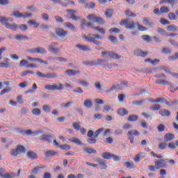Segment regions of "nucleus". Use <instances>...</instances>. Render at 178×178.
<instances>
[{
  "instance_id": "nucleus-16",
  "label": "nucleus",
  "mask_w": 178,
  "mask_h": 178,
  "mask_svg": "<svg viewBox=\"0 0 178 178\" xmlns=\"http://www.w3.org/2000/svg\"><path fill=\"white\" fill-rule=\"evenodd\" d=\"M134 55H136V56H141L142 58H145V56L148 55V52L143 51L141 49H137L134 51Z\"/></svg>"
},
{
  "instance_id": "nucleus-48",
  "label": "nucleus",
  "mask_w": 178,
  "mask_h": 178,
  "mask_svg": "<svg viewBox=\"0 0 178 178\" xmlns=\"http://www.w3.org/2000/svg\"><path fill=\"white\" fill-rule=\"evenodd\" d=\"M60 149H63L64 151H69L71 147L69 145H61L59 146Z\"/></svg>"
},
{
  "instance_id": "nucleus-62",
  "label": "nucleus",
  "mask_w": 178,
  "mask_h": 178,
  "mask_svg": "<svg viewBox=\"0 0 178 178\" xmlns=\"http://www.w3.org/2000/svg\"><path fill=\"white\" fill-rule=\"evenodd\" d=\"M10 153L12 155V156H17V155H19L17 148H16L15 149H12Z\"/></svg>"
},
{
  "instance_id": "nucleus-36",
  "label": "nucleus",
  "mask_w": 178,
  "mask_h": 178,
  "mask_svg": "<svg viewBox=\"0 0 178 178\" xmlns=\"http://www.w3.org/2000/svg\"><path fill=\"white\" fill-rule=\"evenodd\" d=\"M81 123L79 122H75L73 123V128L74 129V130H76V131H80V129L81 128Z\"/></svg>"
},
{
  "instance_id": "nucleus-42",
  "label": "nucleus",
  "mask_w": 178,
  "mask_h": 178,
  "mask_svg": "<svg viewBox=\"0 0 178 178\" xmlns=\"http://www.w3.org/2000/svg\"><path fill=\"white\" fill-rule=\"evenodd\" d=\"M77 83L80 86H83V87H88V86H90V83L84 80H80L77 82Z\"/></svg>"
},
{
  "instance_id": "nucleus-13",
  "label": "nucleus",
  "mask_w": 178,
  "mask_h": 178,
  "mask_svg": "<svg viewBox=\"0 0 178 178\" xmlns=\"http://www.w3.org/2000/svg\"><path fill=\"white\" fill-rule=\"evenodd\" d=\"M26 58L28 60H30L31 62H39V63H44V65H48V62L43 61L42 59L39 58H32L31 56H27Z\"/></svg>"
},
{
  "instance_id": "nucleus-51",
  "label": "nucleus",
  "mask_w": 178,
  "mask_h": 178,
  "mask_svg": "<svg viewBox=\"0 0 178 178\" xmlns=\"http://www.w3.org/2000/svg\"><path fill=\"white\" fill-rule=\"evenodd\" d=\"M73 92H74L75 94H83L84 91L83 90V89H81V88L78 87L73 90Z\"/></svg>"
},
{
  "instance_id": "nucleus-56",
  "label": "nucleus",
  "mask_w": 178,
  "mask_h": 178,
  "mask_svg": "<svg viewBox=\"0 0 178 178\" xmlns=\"http://www.w3.org/2000/svg\"><path fill=\"white\" fill-rule=\"evenodd\" d=\"M120 88V86L116 84L113 85L111 88L108 91V92H112V91H115V90H119Z\"/></svg>"
},
{
  "instance_id": "nucleus-21",
  "label": "nucleus",
  "mask_w": 178,
  "mask_h": 178,
  "mask_svg": "<svg viewBox=\"0 0 178 178\" xmlns=\"http://www.w3.org/2000/svg\"><path fill=\"white\" fill-rule=\"evenodd\" d=\"M123 163L127 169H136V165L133 161H125Z\"/></svg>"
},
{
  "instance_id": "nucleus-29",
  "label": "nucleus",
  "mask_w": 178,
  "mask_h": 178,
  "mask_svg": "<svg viewBox=\"0 0 178 178\" xmlns=\"http://www.w3.org/2000/svg\"><path fill=\"white\" fill-rule=\"evenodd\" d=\"M56 152L52 151V150H48L44 153V155L46 156V158H51V156H55V155H56Z\"/></svg>"
},
{
  "instance_id": "nucleus-17",
  "label": "nucleus",
  "mask_w": 178,
  "mask_h": 178,
  "mask_svg": "<svg viewBox=\"0 0 178 178\" xmlns=\"http://www.w3.org/2000/svg\"><path fill=\"white\" fill-rule=\"evenodd\" d=\"M46 168L47 166H45L44 165H40L39 166L35 167L32 170H31L29 171V173H35V175H37V173H38V172L40 171V169H45Z\"/></svg>"
},
{
  "instance_id": "nucleus-39",
  "label": "nucleus",
  "mask_w": 178,
  "mask_h": 178,
  "mask_svg": "<svg viewBox=\"0 0 178 178\" xmlns=\"http://www.w3.org/2000/svg\"><path fill=\"white\" fill-rule=\"evenodd\" d=\"M29 23L30 26H34L35 29H38V27L40 26V24H38V22L34 19L29 20Z\"/></svg>"
},
{
  "instance_id": "nucleus-5",
  "label": "nucleus",
  "mask_w": 178,
  "mask_h": 178,
  "mask_svg": "<svg viewBox=\"0 0 178 178\" xmlns=\"http://www.w3.org/2000/svg\"><path fill=\"white\" fill-rule=\"evenodd\" d=\"M87 19L90 20V22H92L93 23H97L98 24H104L105 22L102 17H97L94 15L93 14L92 15H88L87 16Z\"/></svg>"
},
{
  "instance_id": "nucleus-35",
  "label": "nucleus",
  "mask_w": 178,
  "mask_h": 178,
  "mask_svg": "<svg viewBox=\"0 0 178 178\" xmlns=\"http://www.w3.org/2000/svg\"><path fill=\"white\" fill-rule=\"evenodd\" d=\"M177 26L172 24L167 26V31H177Z\"/></svg>"
},
{
  "instance_id": "nucleus-23",
  "label": "nucleus",
  "mask_w": 178,
  "mask_h": 178,
  "mask_svg": "<svg viewBox=\"0 0 178 178\" xmlns=\"http://www.w3.org/2000/svg\"><path fill=\"white\" fill-rule=\"evenodd\" d=\"M117 113L119 116H126L129 115V111L125 108H120L118 110Z\"/></svg>"
},
{
  "instance_id": "nucleus-28",
  "label": "nucleus",
  "mask_w": 178,
  "mask_h": 178,
  "mask_svg": "<svg viewBox=\"0 0 178 178\" xmlns=\"http://www.w3.org/2000/svg\"><path fill=\"white\" fill-rule=\"evenodd\" d=\"M159 113L163 117H166V118H169V116H170L171 113L170 111H168V110H163V111H160L159 112Z\"/></svg>"
},
{
  "instance_id": "nucleus-47",
  "label": "nucleus",
  "mask_w": 178,
  "mask_h": 178,
  "mask_svg": "<svg viewBox=\"0 0 178 178\" xmlns=\"http://www.w3.org/2000/svg\"><path fill=\"white\" fill-rule=\"evenodd\" d=\"M169 7L162 6L160 8L161 13H169Z\"/></svg>"
},
{
  "instance_id": "nucleus-2",
  "label": "nucleus",
  "mask_w": 178,
  "mask_h": 178,
  "mask_svg": "<svg viewBox=\"0 0 178 178\" xmlns=\"http://www.w3.org/2000/svg\"><path fill=\"white\" fill-rule=\"evenodd\" d=\"M83 38L86 42H93L95 45H99L101 42L97 40H102L103 38L98 34H89L87 36H84Z\"/></svg>"
},
{
  "instance_id": "nucleus-20",
  "label": "nucleus",
  "mask_w": 178,
  "mask_h": 178,
  "mask_svg": "<svg viewBox=\"0 0 178 178\" xmlns=\"http://www.w3.org/2000/svg\"><path fill=\"white\" fill-rule=\"evenodd\" d=\"M76 48H79L81 51H85L86 52H90V51H91V47L86 45L76 44Z\"/></svg>"
},
{
  "instance_id": "nucleus-40",
  "label": "nucleus",
  "mask_w": 178,
  "mask_h": 178,
  "mask_svg": "<svg viewBox=\"0 0 178 178\" xmlns=\"http://www.w3.org/2000/svg\"><path fill=\"white\" fill-rule=\"evenodd\" d=\"M169 20H177V16L174 13H170L168 15Z\"/></svg>"
},
{
  "instance_id": "nucleus-6",
  "label": "nucleus",
  "mask_w": 178,
  "mask_h": 178,
  "mask_svg": "<svg viewBox=\"0 0 178 178\" xmlns=\"http://www.w3.org/2000/svg\"><path fill=\"white\" fill-rule=\"evenodd\" d=\"M35 76H37L38 77H40L42 79H56V77H58V75H56V74L47 73L44 74V73L40 72L39 71H38L35 73Z\"/></svg>"
},
{
  "instance_id": "nucleus-26",
  "label": "nucleus",
  "mask_w": 178,
  "mask_h": 178,
  "mask_svg": "<svg viewBox=\"0 0 178 178\" xmlns=\"http://www.w3.org/2000/svg\"><path fill=\"white\" fill-rule=\"evenodd\" d=\"M113 154L110 152H104V153H102V156L103 159L109 160V159H112Z\"/></svg>"
},
{
  "instance_id": "nucleus-53",
  "label": "nucleus",
  "mask_w": 178,
  "mask_h": 178,
  "mask_svg": "<svg viewBox=\"0 0 178 178\" xmlns=\"http://www.w3.org/2000/svg\"><path fill=\"white\" fill-rule=\"evenodd\" d=\"M157 130L159 131V133H162V131H165V124H160L157 127Z\"/></svg>"
},
{
  "instance_id": "nucleus-14",
  "label": "nucleus",
  "mask_w": 178,
  "mask_h": 178,
  "mask_svg": "<svg viewBox=\"0 0 178 178\" xmlns=\"http://www.w3.org/2000/svg\"><path fill=\"white\" fill-rule=\"evenodd\" d=\"M95 162H98L99 166H101L102 169H106L108 168V165H106V163H105V161L102 160L101 158H96L95 159Z\"/></svg>"
},
{
  "instance_id": "nucleus-37",
  "label": "nucleus",
  "mask_w": 178,
  "mask_h": 178,
  "mask_svg": "<svg viewBox=\"0 0 178 178\" xmlns=\"http://www.w3.org/2000/svg\"><path fill=\"white\" fill-rule=\"evenodd\" d=\"M73 105V101H70V102L67 103H62L61 104V108H70Z\"/></svg>"
},
{
  "instance_id": "nucleus-64",
  "label": "nucleus",
  "mask_w": 178,
  "mask_h": 178,
  "mask_svg": "<svg viewBox=\"0 0 178 178\" xmlns=\"http://www.w3.org/2000/svg\"><path fill=\"white\" fill-rule=\"evenodd\" d=\"M169 60H176L178 59V52H175L174 56H171L168 58Z\"/></svg>"
},
{
  "instance_id": "nucleus-4",
  "label": "nucleus",
  "mask_w": 178,
  "mask_h": 178,
  "mask_svg": "<svg viewBox=\"0 0 178 178\" xmlns=\"http://www.w3.org/2000/svg\"><path fill=\"white\" fill-rule=\"evenodd\" d=\"M65 88V86L63 84L60 83L58 86L56 84L54 85H50V84H47L44 86V90H48L49 91H62Z\"/></svg>"
},
{
  "instance_id": "nucleus-27",
  "label": "nucleus",
  "mask_w": 178,
  "mask_h": 178,
  "mask_svg": "<svg viewBox=\"0 0 178 178\" xmlns=\"http://www.w3.org/2000/svg\"><path fill=\"white\" fill-rule=\"evenodd\" d=\"M83 150L87 154H97V150L95 149L90 148V147H83Z\"/></svg>"
},
{
  "instance_id": "nucleus-38",
  "label": "nucleus",
  "mask_w": 178,
  "mask_h": 178,
  "mask_svg": "<svg viewBox=\"0 0 178 178\" xmlns=\"http://www.w3.org/2000/svg\"><path fill=\"white\" fill-rule=\"evenodd\" d=\"M145 99L138 100V101H134L132 102L133 105H135L136 106H141L143 104H144V102Z\"/></svg>"
},
{
  "instance_id": "nucleus-7",
  "label": "nucleus",
  "mask_w": 178,
  "mask_h": 178,
  "mask_svg": "<svg viewBox=\"0 0 178 178\" xmlns=\"http://www.w3.org/2000/svg\"><path fill=\"white\" fill-rule=\"evenodd\" d=\"M127 136L131 144H134V137L133 136L138 137V136H140V132L137 130H131L128 131Z\"/></svg>"
},
{
  "instance_id": "nucleus-46",
  "label": "nucleus",
  "mask_w": 178,
  "mask_h": 178,
  "mask_svg": "<svg viewBox=\"0 0 178 178\" xmlns=\"http://www.w3.org/2000/svg\"><path fill=\"white\" fill-rule=\"evenodd\" d=\"M15 177H16V174L15 172L4 174V178H15Z\"/></svg>"
},
{
  "instance_id": "nucleus-61",
  "label": "nucleus",
  "mask_w": 178,
  "mask_h": 178,
  "mask_svg": "<svg viewBox=\"0 0 178 178\" xmlns=\"http://www.w3.org/2000/svg\"><path fill=\"white\" fill-rule=\"evenodd\" d=\"M109 40L111 42H113V44H117L118 43V39H116V37L113 36V35H110L108 37Z\"/></svg>"
},
{
  "instance_id": "nucleus-50",
  "label": "nucleus",
  "mask_w": 178,
  "mask_h": 178,
  "mask_svg": "<svg viewBox=\"0 0 178 178\" xmlns=\"http://www.w3.org/2000/svg\"><path fill=\"white\" fill-rule=\"evenodd\" d=\"M38 54H40V55H45V54H47V50L42 47H38Z\"/></svg>"
},
{
  "instance_id": "nucleus-43",
  "label": "nucleus",
  "mask_w": 178,
  "mask_h": 178,
  "mask_svg": "<svg viewBox=\"0 0 178 178\" xmlns=\"http://www.w3.org/2000/svg\"><path fill=\"white\" fill-rule=\"evenodd\" d=\"M65 26L67 27L68 29H71L72 31H76V27L74 26V25L70 22L65 23Z\"/></svg>"
},
{
  "instance_id": "nucleus-34",
  "label": "nucleus",
  "mask_w": 178,
  "mask_h": 178,
  "mask_svg": "<svg viewBox=\"0 0 178 178\" xmlns=\"http://www.w3.org/2000/svg\"><path fill=\"white\" fill-rule=\"evenodd\" d=\"M127 120L128 122H137L138 120V116L136 115H129Z\"/></svg>"
},
{
  "instance_id": "nucleus-59",
  "label": "nucleus",
  "mask_w": 178,
  "mask_h": 178,
  "mask_svg": "<svg viewBox=\"0 0 178 178\" xmlns=\"http://www.w3.org/2000/svg\"><path fill=\"white\" fill-rule=\"evenodd\" d=\"M33 134V131L28 129L24 131V132H22V136H31Z\"/></svg>"
},
{
  "instance_id": "nucleus-11",
  "label": "nucleus",
  "mask_w": 178,
  "mask_h": 178,
  "mask_svg": "<svg viewBox=\"0 0 178 178\" xmlns=\"http://www.w3.org/2000/svg\"><path fill=\"white\" fill-rule=\"evenodd\" d=\"M52 138H55V136L43 134L39 138V140H40V141H45L49 143L52 141Z\"/></svg>"
},
{
  "instance_id": "nucleus-18",
  "label": "nucleus",
  "mask_w": 178,
  "mask_h": 178,
  "mask_svg": "<svg viewBox=\"0 0 178 178\" xmlns=\"http://www.w3.org/2000/svg\"><path fill=\"white\" fill-rule=\"evenodd\" d=\"M172 140H175V135L173 134L168 133L164 136L165 143H169Z\"/></svg>"
},
{
  "instance_id": "nucleus-63",
  "label": "nucleus",
  "mask_w": 178,
  "mask_h": 178,
  "mask_svg": "<svg viewBox=\"0 0 178 178\" xmlns=\"http://www.w3.org/2000/svg\"><path fill=\"white\" fill-rule=\"evenodd\" d=\"M115 136H120V134H123V130L122 129H118L114 131Z\"/></svg>"
},
{
  "instance_id": "nucleus-41",
  "label": "nucleus",
  "mask_w": 178,
  "mask_h": 178,
  "mask_svg": "<svg viewBox=\"0 0 178 178\" xmlns=\"http://www.w3.org/2000/svg\"><path fill=\"white\" fill-rule=\"evenodd\" d=\"M17 150H18L19 154H24L26 152V148L23 145H18L17 146Z\"/></svg>"
},
{
  "instance_id": "nucleus-54",
  "label": "nucleus",
  "mask_w": 178,
  "mask_h": 178,
  "mask_svg": "<svg viewBox=\"0 0 178 178\" xmlns=\"http://www.w3.org/2000/svg\"><path fill=\"white\" fill-rule=\"evenodd\" d=\"M83 65L86 66H97V62L95 61H89L83 63Z\"/></svg>"
},
{
  "instance_id": "nucleus-30",
  "label": "nucleus",
  "mask_w": 178,
  "mask_h": 178,
  "mask_svg": "<svg viewBox=\"0 0 178 178\" xmlns=\"http://www.w3.org/2000/svg\"><path fill=\"white\" fill-rule=\"evenodd\" d=\"M83 105L88 109H90V108H92V102H91L90 99H86L83 102Z\"/></svg>"
},
{
  "instance_id": "nucleus-31",
  "label": "nucleus",
  "mask_w": 178,
  "mask_h": 178,
  "mask_svg": "<svg viewBox=\"0 0 178 178\" xmlns=\"http://www.w3.org/2000/svg\"><path fill=\"white\" fill-rule=\"evenodd\" d=\"M15 40H17V41H23L24 40H29V37L26 35H23L22 34H19L15 35Z\"/></svg>"
},
{
  "instance_id": "nucleus-15",
  "label": "nucleus",
  "mask_w": 178,
  "mask_h": 178,
  "mask_svg": "<svg viewBox=\"0 0 178 178\" xmlns=\"http://www.w3.org/2000/svg\"><path fill=\"white\" fill-rule=\"evenodd\" d=\"M143 19V23L145 24V26H148L149 27H154V22L150 18L144 17Z\"/></svg>"
},
{
  "instance_id": "nucleus-57",
  "label": "nucleus",
  "mask_w": 178,
  "mask_h": 178,
  "mask_svg": "<svg viewBox=\"0 0 178 178\" xmlns=\"http://www.w3.org/2000/svg\"><path fill=\"white\" fill-rule=\"evenodd\" d=\"M166 147H168V145L166 144V143H161L159 145V149H161V150L166 149Z\"/></svg>"
},
{
  "instance_id": "nucleus-19",
  "label": "nucleus",
  "mask_w": 178,
  "mask_h": 178,
  "mask_svg": "<svg viewBox=\"0 0 178 178\" xmlns=\"http://www.w3.org/2000/svg\"><path fill=\"white\" fill-rule=\"evenodd\" d=\"M65 72L67 73V74H68L70 77L76 76V74H80V71L74 70H67L65 71Z\"/></svg>"
},
{
  "instance_id": "nucleus-49",
  "label": "nucleus",
  "mask_w": 178,
  "mask_h": 178,
  "mask_svg": "<svg viewBox=\"0 0 178 178\" xmlns=\"http://www.w3.org/2000/svg\"><path fill=\"white\" fill-rule=\"evenodd\" d=\"M42 110L46 112V113H48L49 112H51V106H49V105L48 104H44L42 106Z\"/></svg>"
},
{
  "instance_id": "nucleus-55",
  "label": "nucleus",
  "mask_w": 178,
  "mask_h": 178,
  "mask_svg": "<svg viewBox=\"0 0 178 178\" xmlns=\"http://www.w3.org/2000/svg\"><path fill=\"white\" fill-rule=\"evenodd\" d=\"M102 131H104V128H100V129H97L95 131V133L94 134L95 138H98V136H99V134H101V133H102Z\"/></svg>"
},
{
  "instance_id": "nucleus-9",
  "label": "nucleus",
  "mask_w": 178,
  "mask_h": 178,
  "mask_svg": "<svg viewBox=\"0 0 178 178\" xmlns=\"http://www.w3.org/2000/svg\"><path fill=\"white\" fill-rule=\"evenodd\" d=\"M154 165L157 166L158 169L168 168V163L164 159H160L154 162Z\"/></svg>"
},
{
  "instance_id": "nucleus-10",
  "label": "nucleus",
  "mask_w": 178,
  "mask_h": 178,
  "mask_svg": "<svg viewBox=\"0 0 178 178\" xmlns=\"http://www.w3.org/2000/svg\"><path fill=\"white\" fill-rule=\"evenodd\" d=\"M56 33L57 34V35H58V37H60V38H65V37L67 36V34H69V32L60 28H56Z\"/></svg>"
},
{
  "instance_id": "nucleus-33",
  "label": "nucleus",
  "mask_w": 178,
  "mask_h": 178,
  "mask_svg": "<svg viewBox=\"0 0 178 178\" xmlns=\"http://www.w3.org/2000/svg\"><path fill=\"white\" fill-rule=\"evenodd\" d=\"M31 113L34 116H41V110L40 108H33L31 111Z\"/></svg>"
},
{
  "instance_id": "nucleus-24",
  "label": "nucleus",
  "mask_w": 178,
  "mask_h": 178,
  "mask_svg": "<svg viewBox=\"0 0 178 178\" xmlns=\"http://www.w3.org/2000/svg\"><path fill=\"white\" fill-rule=\"evenodd\" d=\"M69 141H70V143H73L74 144H76V145H83V143H81V140L76 137H72L70 138Z\"/></svg>"
},
{
  "instance_id": "nucleus-44",
  "label": "nucleus",
  "mask_w": 178,
  "mask_h": 178,
  "mask_svg": "<svg viewBox=\"0 0 178 178\" xmlns=\"http://www.w3.org/2000/svg\"><path fill=\"white\" fill-rule=\"evenodd\" d=\"M161 108H162L161 106V105L154 104V105L150 106V111H159V110H161Z\"/></svg>"
},
{
  "instance_id": "nucleus-12",
  "label": "nucleus",
  "mask_w": 178,
  "mask_h": 178,
  "mask_svg": "<svg viewBox=\"0 0 178 178\" xmlns=\"http://www.w3.org/2000/svg\"><path fill=\"white\" fill-rule=\"evenodd\" d=\"M58 45V42H53L49 46V51L53 52V54H58L59 52V49L55 48Z\"/></svg>"
},
{
  "instance_id": "nucleus-1",
  "label": "nucleus",
  "mask_w": 178,
  "mask_h": 178,
  "mask_svg": "<svg viewBox=\"0 0 178 178\" xmlns=\"http://www.w3.org/2000/svg\"><path fill=\"white\" fill-rule=\"evenodd\" d=\"M13 19H10L9 17H0V23L4 24L5 27L8 30H13L16 31L17 29H19V26L17 24H9L8 22H12Z\"/></svg>"
},
{
  "instance_id": "nucleus-60",
  "label": "nucleus",
  "mask_w": 178,
  "mask_h": 178,
  "mask_svg": "<svg viewBox=\"0 0 178 178\" xmlns=\"http://www.w3.org/2000/svg\"><path fill=\"white\" fill-rule=\"evenodd\" d=\"M10 88H6L3 90L1 91L0 95H3V94H8L10 91Z\"/></svg>"
},
{
  "instance_id": "nucleus-45",
  "label": "nucleus",
  "mask_w": 178,
  "mask_h": 178,
  "mask_svg": "<svg viewBox=\"0 0 178 178\" xmlns=\"http://www.w3.org/2000/svg\"><path fill=\"white\" fill-rule=\"evenodd\" d=\"M160 23L161 24H163V26H168V24H170V22L165 18H161L160 19Z\"/></svg>"
},
{
  "instance_id": "nucleus-22",
  "label": "nucleus",
  "mask_w": 178,
  "mask_h": 178,
  "mask_svg": "<svg viewBox=\"0 0 178 178\" xmlns=\"http://www.w3.org/2000/svg\"><path fill=\"white\" fill-rule=\"evenodd\" d=\"M84 26H87L88 29H93L94 30H95L94 24L91 22H87V21L86 20H84L82 24L81 25V29H83Z\"/></svg>"
},
{
  "instance_id": "nucleus-8",
  "label": "nucleus",
  "mask_w": 178,
  "mask_h": 178,
  "mask_svg": "<svg viewBox=\"0 0 178 178\" xmlns=\"http://www.w3.org/2000/svg\"><path fill=\"white\" fill-rule=\"evenodd\" d=\"M11 16H15V17H17L18 19H20L22 17H23V19H26V17H31V16H33L32 13H22L20 12H19V10H16L14 12V13L13 15H11Z\"/></svg>"
},
{
  "instance_id": "nucleus-25",
  "label": "nucleus",
  "mask_w": 178,
  "mask_h": 178,
  "mask_svg": "<svg viewBox=\"0 0 178 178\" xmlns=\"http://www.w3.org/2000/svg\"><path fill=\"white\" fill-rule=\"evenodd\" d=\"M108 56H110L112 59H120L122 58L119 54L113 52V51H109L108 53Z\"/></svg>"
},
{
  "instance_id": "nucleus-52",
  "label": "nucleus",
  "mask_w": 178,
  "mask_h": 178,
  "mask_svg": "<svg viewBox=\"0 0 178 178\" xmlns=\"http://www.w3.org/2000/svg\"><path fill=\"white\" fill-rule=\"evenodd\" d=\"M148 169L149 170H150V172H156L159 168H158V166L155 165H149Z\"/></svg>"
},
{
  "instance_id": "nucleus-32",
  "label": "nucleus",
  "mask_w": 178,
  "mask_h": 178,
  "mask_svg": "<svg viewBox=\"0 0 178 178\" xmlns=\"http://www.w3.org/2000/svg\"><path fill=\"white\" fill-rule=\"evenodd\" d=\"M28 158H31V159H37L38 156L34 152L29 151L27 152Z\"/></svg>"
},
{
  "instance_id": "nucleus-58",
  "label": "nucleus",
  "mask_w": 178,
  "mask_h": 178,
  "mask_svg": "<svg viewBox=\"0 0 178 178\" xmlns=\"http://www.w3.org/2000/svg\"><path fill=\"white\" fill-rule=\"evenodd\" d=\"M112 10L111 9L107 10L105 13V16L108 19H111V17H112Z\"/></svg>"
},
{
  "instance_id": "nucleus-3",
  "label": "nucleus",
  "mask_w": 178,
  "mask_h": 178,
  "mask_svg": "<svg viewBox=\"0 0 178 178\" xmlns=\"http://www.w3.org/2000/svg\"><path fill=\"white\" fill-rule=\"evenodd\" d=\"M120 24V26H124L127 30H134L136 27V23H134V21L130 20V19H122Z\"/></svg>"
}]
</instances>
